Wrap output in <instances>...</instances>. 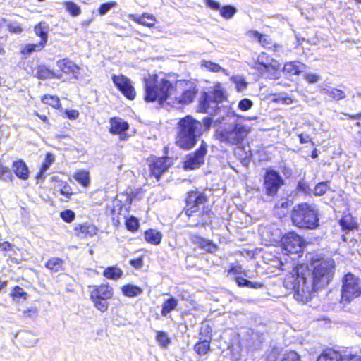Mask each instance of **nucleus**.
<instances>
[{
  "label": "nucleus",
  "mask_w": 361,
  "mask_h": 361,
  "mask_svg": "<svg viewBox=\"0 0 361 361\" xmlns=\"http://www.w3.org/2000/svg\"><path fill=\"white\" fill-rule=\"evenodd\" d=\"M312 278L307 265L298 264L284 279L286 288L294 290V298L298 301L307 302L314 292L326 286L332 280L335 272V262L332 258L313 259Z\"/></svg>",
  "instance_id": "obj_1"
},
{
  "label": "nucleus",
  "mask_w": 361,
  "mask_h": 361,
  "mask_svg": "<svg viewBox=\"0 0 361 361\" xmlns=\"http://www.w3.org/2000/svg\"><path fill=\"white\" fill-rule=\"evenodd\" d=\"M173 85L166 78L148 75L145 78V96L147 102L157 101L160 105H169V97L173 94Z\"/></svg>",
  "instance_id": "obj_2"
},
{
  "label": "nucleus",
  "mask_w": 361,
  "mask_h": 361,
  "mask_svg": "<svg viewBox=\"0 0 361 361\" xmlns=\"http://www.w3.org/2000/svg\"><path fill=\"white\" fill-rule=\"evenodd\" d=\"M202 134V123L191 116H186L178 123L176 143L181 149H190Z\"/></svg>",
  "instance_id": "obj_3"
},
{
  "label": "nucleus",
  "mask_w": 361,
  "mask_h": 361,
  "mask_svg": "<svg viewBox=\"0 0 361 361\" xmlns=\"http://www.w3.org/2000/svg\"><path fill=\"white\" fill-rule=\"evenodd\" d=\"M250 132V128L237 121L225 123L216 130V137L226 144L237 145L243 142Z\"/></svg>",
  "instance_id": "obj_4"
},
{
  "label": "nucleus",
  "mask_w": 361,
  "mask_h": 361,
  "mask_svg": "<svg viewBox=\"0 0 361 361\" xmlns=\"http://www.w3.org/2000/svg\"><path fill=\"white\" fill-rule=\"evenodd\" d=\"M293 224L298 228L315 229L319 226V217L317 209L307 203L296 205L291 214Z\"/></svg>",
  "instance_id": "obj_5"
},
{
  "label": "nucleus",
  "mask_w": 361,
  "mask_h": 361,
  "mask_svg": "<svg viewBox=\"0 0 361 361\" xmlns=\"http://www.w3.org/2000/svg\"><path fill=\"white\" fill-rule=\"evenodd\" d=\"M173 90V94L169 97V105L172 106L190 104L197 93V85L192 80H178L174 84Z\"/></svg>",
  "instance_id": "obj_6"
},
{
  "label": "nucleus",
  "mask_w": 361,
  "mask_h": 361,
  "mask_svg": "<svg viewBox=\"0 0 361 361\" xmlns=\"http://www.w3.org/2000/svg\"><path fill=\"white\" fill-rule=\"evenodd\" d=\"M226 98L225 92L220 84L214 86L213 90L204 92L200 98L199 111L212 114L218 109L219 103Z\"/></svg>",
  "instance_id": "obj_7"
},
{
  "label": "nucleus",
  "mask_w": 361,
  "mask_h": 361,
  "mask_svg": "<svg viewBox=\"0 0 361 361\" xmlns=\"http://www.w3.org/2000/svg\"><path fill=\"white\" fill-rule=\"evenodd\" d=\"M361 295V280L351 273L342 279L341 303L349 304Z\"/></svg>",
  "instance_id": "obj_8"
},
{
  "label": "nucleus",
  "mask_w": 361,
  "mask_h": 361,
  "mask_svg": "<svg viewBox=\"0 0 361 361\" xmlns=\"http://www.w3.org/2000/svg\"><path fill=\"white\" fill-rule=\"evenodd\" d=\"M281 64L266 53H261L255 63V68L260 75L270 80H276L280 77Z\"/></svg>",
  "instance_id": "obj_9"
},
{
  "label": "nucleus",
  "mask_w": 361,
  "mask_h": 361,
  "mask_svg": "<svg viewBox=\"0 0 361 361\" xmlns=\"http://www.w3.org/2000/svg\"><path fill=\"white\" fill-rule=\"evenodd\" d=\"M305 245L303 238L295 232H290L281 238V246L286 254H298Z\"/></svg>",
  "instance_id": "obj_10"
},
{
  "label": "nucleus",
  "mask_w": 361,
  "mask_h": 361,
  "mask_svg": "<svg viewBox=\"0 0 361 361\" xmlns=\"http://www.w3.org/2000/svg\"><path fill=\"white\" fill-rule=\"evenodd\" d=\"M283 184V180L277 171L272 169L267 171L264 177V188L267 195H276Z\"/></svg>",
  "instance_id": "obj_11"
},
{
  "label": "nucleus",
  "mask_w": 361,
  "mask_h": 361,
  "mask_svg": "<svg viewBox=\"0 0 361 361\" xmlns=\"http://www.w3.org/2000/svg\"><path fill=\"white\" fill-rule=\"evenodd\" d=\"M207 152V145L202 140L200 147L194 153L189 154L184 162V169L194 170L199 168L204 162V157Z\"/></svg>",
  "instance_id": "obj_12"
},
{
  "label": "nucleus",
  "mask_w": 361,
  "mask_h": 361,
  "mask_svg": "<svg viewBox=\"0 0 361 361\" xmlns=\"http://www.w3.org/2000/svg\"><path fill=\"white\" fill-rule=\"evenodd\" d=\"M207 201V197L202 192L197 190L188 192L185 209V214L188 216H192L193 213L198 211L199 207Z\"/></svg>",
  "instance_id": "obj_13"
},
{
  "label": "nucleus",
  "mask_w": 361,
  "mask_h": 361,
  "mask_svg": "<svg viewBox=\"0 0 361 361\" xmlns=\"http://www.w3.org/2000/svg\"><path fill=\"white\" fill-rule=\"evenodd\" d=\"M112 81L127 99L130 100L135 99L136 92L129 78L123 75H113Z\"/></svg>",
  "instance_id": "obj_14"
},
{
  "label": "nucleus",
  "mask_w": 361,
  "mask_h": 361,
  "mask_svg": "<svg viewBox=\"0 0 361 361\" xmlns=\"http://www.w3.org/2000/svg\"><path fill=\"white\" fill-rule=\"evenodd\" d=\"M360 357L357 355L344 354L342 355L338 351L326 350L320 355L317 361H359Z\"/></svg>",
  "instance_id": "obj_15"
},
{
  "label": "nucleus",
  "mask_w": 361,
  "mask_h": 361,
  "mask_svg": "<svg viewBox=\"0 0 361 361\" xmlns=\"http://www.w3.org/2000/svg\"><path fill=\"white\" fill-rule=\"evenodd\" d=\"M170 166V160L168 157L157 159L149 165L150 174L158 180L161 174L165 172Z\"/></svg>",
  "instance_id": "obj_16"
},
{
  "label": "nucleus",
  "mask_w": 361,
  "mask_h": 361,
  "mask_svg": "<svg viewBox=\"0 0 361 361\" xmlns=\"http://www.w3.org/2000/svg\"><path fill=\"white\" fill-rule=\"evenodd\" d=\"M114 294L113 288L108 284L94 286L90 293L91 300L106 299L112 298Z\"/></svg>",
  "instance_id": "obj_17"
},
{
  "label": "nucleus",
  "mask_w": 361,
  "mask_h": 361,
  "mask_svg": "<svg viewBox=\"0 0 361 361\" xmlns=\"http://www.w3.org/2000/svg\"><path fill=\"white\" fill-rule=\"evenodd\" d=\"M97 228L95 226L85 223L75 228V235L80 238L93 237L97 234Z\"/></svg>",
  "instance_id": "obj_18"
},
{
  "label": "nucleus",
  "mask_w": 361,
  "mask_h": 361,
  "mask_svg": "<svg viewBox=\"0 0 361 361\" xmlns=\"http://www.w3.org/2000/svg\"><path fill=\"white\" fill-rule=\"evenodd\" d=\"M128 18L140 25L147 26L148 27H154L156 21L155 17L152 14L147 13H144L142 16L129 14Z\"/></svg>",
  "instance_id": "obj_19"
},
{
  "label": "nucleus",
  "mask_w": 361,
  "mask_h": 361,
  "mask_svg": "<svg viewBox=\"0 0 361 361\" xmlns=\"http://www.w3.org/2000/svg\"><path fill=\"white\" fill-rule=\"evenodd\" d=\"M57 67L65 73H72L76 78L79 73L80 68L73 61L63 59L57 61Z\"/></svg>",
  "instance_id": "obj_20"
},
{
  "label": "nucleus",
  "mask_w": 361,
  "mask_h": 361,
  "mask_svg": "<svg viewBox=\"0 0 361 361\" xmlns=\"http://www.w3.org/2000/svg\"><path fill=\"white\" fill-rule=\"evenodd\" d=\"M12 169L16 176L22 180L29 178V170L25 162L21 159L13 161Z\"/></svg>",
  "instance_id": "obj_21"
},
{
  "label": "nucleus",
  "mask_w": 361,
  "mask_h": 361,
  "mask_svg": "<svg viewBox=\"0 0 361 361\" xmlns=\"http://www.w3.org/2000/svg\"><path fill=\"white\" fill-rule=\"evenodd\" d=\"M109 131L112 134H122L128 129V124L120 118H112L110 119Z\"/></svg>",
  "instance_id": "obj_22"
},
{
  "label": "nucleus",
  "mask_w": 361,
  "mask_h": 361,
  "mask_svg": "<svg viewBox=\"0 0 361 361\" xmlns=\"http://www.w3.org/2000/svg\"><path fill=\"white\" fill-rule=\"evenodd\" d=\"M305 65L299 61H290L284 64L283 71L289 75H299L304 71Z\"/></svg>",
  "instance_id": "obj_23"
},
{
  "label": "nucleus",
  "mask_w": 361,
  "mask_h": 361,
  "mask_svg": "<svg viewBox=\"0 0 361 361\" xmlns=\"http://www.w3.org/2000/svg\"><path fill=\"white\" fill-rule=\"evenodd\" d=\"M192 241L207 252H214L217 250L216 245L212 240L204 239L199 235H193Z\"/></svg>",
  "instance_id": "obj_24"
},
{
  "label": "nucleus",
  "mask_w": 361,
  "mask_h": 361,
  "mask_svg": "<svg viewBox=\"0 0 361 361\" xmlns=\"http://www.w3.org/2000/svg\"><path fill=\"white\" fill-rule=\"evenodd\" d=\"M320 92L322 94L328 95L335 101H339L346 97L343 91L329 86H325L322 87L320 90Z\"/></svg>",
  "instance_id": "obj_25"
},
{
  "label": "nucleus",
  "mask_w": 361,
  "mask_h": 361,
  "mask_svg": "<svg viewBox=\"0 0 361 361\" xmlns=\"http://www.w3.org/2000/svg\"><path fill=\"white\" fill-rule=\"evenodd\" d=\"M122 293L128 298H133L140 295L143 290L137 286L133 284H126L121 288Z\"/></svg>",
  "instance_id": "obj_26"
},
{
  "label": "nucleus",
  "mask_w": 361,
  "mask_h": 361,
  "mask_svg": "<svg viewBox=\"0 0 361 361\" xmlns=\"http://www.w3.org/2000/svg\"><path fill=\"white\" fill-rule=\"evenodd\" d=\"M145 238L147 242L157 245L161 241L162 234L156 230L149 229L145 232Z\"/></svg>",
  "instance_id": "obj_27"
},
{
  "label": "nucleus",
  "mask_w": 361,
  "mask_h": 361,
  "mask_svg": "<svg viewBox=\"0 0 361 361\" xmlns=\"http://www.w3.org/2000/svg\"><path fill=\"white\" fill-rule=\"evenodd\" d=\"M35 75L38 78L41 80L60 78V76L57 75L53 71L49 70L47 67L44 66H39L37 67Z\"/></svg>",
  "instance_id": "obj_28"
},
{
  "label": "nucleus",
  "mask_w": 361,
  "mask_h": 361,
  "mask_svg": "<svg viewBox=\"0 0 361 361\" xmlns=\"http://www.w3.org/2000/svg\"><path fill=\"white\" fill-rule=\"evenodd\" d=\"M49 31V25L44 22L39 23L35 27V32L37 36L41 37L42 44H46L47 42V33Z\"/></svg>",
  "instance_id": "obj_29"
},
{
  "label": "nucleus",
  "mask_w": 361,
  "mask_h": 361,
  "mask_svg": "<svg viewBox=\"0 0 361 361\" xmlns=\"http://www.w3.org/2000/svg\"><path fill=\"white\" fill-rule=\"evenodd\" d=\"M63 261L59 257H52L45 264L46 268L52 272H58L63 270Z\"/></svg>",
  "instance_id": "obj_30"
},
{
  "label": "nucleus",
  "mask_w": 361,
  "mask_h": 361,
  "mask_svg": "<svg viewBox=\"0 0 361 361\" xmlns=\"http://www.w3.org/2000/svg\"><path fill=\"white\" fill-rule=\"evenodd\" d=\"M104 276L109 279L118 280L123 275V271L117 267H109L103 272Z\"/></svg>",
  "instance_id": "obj_31"
},
{
  "label": "nucleus",
  "mask_w": 361,
  "mask_h": 361,
  "mask_svg": "<svg viewBox=\"0 0 361 361\" xmlns=\"http://www.w3.org/2000/svg\"><path fill=\"white\" fill-rule=\"evenodd\" d=\"M178 305V301L173 298H171L166 300L162 305L161 310V315L166 317L168 314H169L171 311L175 310V308Z\"/></svg>",
  "instance_id": "obj_32"
},
{
  "label": "nucleus",
  "mask_w": 361,
  "mask_h": 361,
  "mask_svg": "<svg viewBox=\"0 0 361 361\" xmlns=\"http://www.w3.org/2000/svg\"><path fill=\"white\" fill-rule=\"evenodd\" d=\"M231 81L235 84L237 92H241L247 87V82L242 75H234L231 78Z\"/></svg>",
  "instance_id": "obj_33"
},
{
  "label": "nucleus",
  "mask_w": 361,
  "mask_h": 361,
  "mask_svg": "<svg viewBox=\"0 0 361 361\" xmlns=\"http://www.w3.org/2000/svg\"><path fill=\"white\" fill-rule=\"evenodd\" d=\"M210 350V342L208 339L197 343L194 346V350L200 355H206Z\"/></svg>",
  "instance_id": "obj_34"
},
{
  "label": "nucleus",
  "mask_w": 361,
  "mask_h": 361,
  "mask_svg": "<svg viewBox=\"0 0 361 361\" xmlns=\"http://www.w3.org/2000/svg\"><path fill=\"white\" fill-rule=\"evenodd\" d=\"M156 341L163 348H167L171 342L168 334L161 331H157Z\"/></svg>",
  "instance_id": "obj_35"
},
{
  "label": "nucleus",
  "mask_w": 361,
  "mask_h": 361,
  "mask_svg": "<svg viewBox=\"0 0 361 361\" xmlns=\"http://www.w3.org/2000/svg\"><path fill=\"white\" fill-rule=\"evenodd\" d=\"M340 225L343 230L352 231L357 227L355 221L350 215H346L340 220Z\"/></svg>",
  "instance_id": "obj_36"
},
{
  "label": "nucleus",
  "mask_w": 361,
  "mask_h": 361,
  "mask_svg": "<svg viewBox=\"0 0 361 361\" xmlns=\"http://www.w3.org/2000/svg\"><path fill=\"white\" fill-rule=\"evenodd\" d=\"M74 178L84 187H87L90 184L89 172L86 171H77L74 175Z\"/></svg>",
  "instance_id": "obj_37"
},
{
  "label": "nucleus",
  "mask_w": 361,
  "mask_h": 361,
  "mask_svg": "<svg viewBox=\"0 0 361 361\" xmlns=\"http://www.w3.org/2000/svg\"><path fill=\"white\" fill-rule=\"evenodd\" d=\"M55 187L59 188L61 194L64 195L66 197H69L73 194L72 189L67 182L63 180H56Z\"/></svg>",
  "instance_id": "obj_38"
},
{
  "label": "nucleus",
  "mask_w": 361,
  "mask_h": 361,
  "mask_svg": "<svg viewBox=\"0 0 361 361\" xmlns=\"http://www.w3.org/2000/svg\"><path fill=\"white\" fill-rule=\"evenodd\" d=\"M54 161V157L51 154L47 153L44 161L42 164V166L40 169L39 173L37 175L38 178L42 177L43 176V174L48 170V169L52 164Z\"/></svg>",
  "instance_id": "obj_39"
},
{
  "label": "nucleus",
  "mask_w": 361,
  "mask_h": 361,
  "mask_svg": "<svg viewBox=\"0 0 361 361\" xmlns=\"http://www.w3.org/2000/svg\"><path fill=\"white\" fill-rule=\"evenodd\" d=\"M236 282L239 286L242 287H248L253 288H259L262 286V284L257 282H252L247 279H245L243 277H237Z\"/></svg>",
  "instance_id": "obj_40"
},
{
  "label": "nucleus",
  "mask_w": 361,
  "mask_h": 361,
  "mask_svg": "<svg viewBox=\"0 0 361 361\" xmlns=\"http://www.w3.org/2000/svg\"><path fill=\"white\" fill-rule=\"evenodd\" d=\"M21 338L25 341V345L28 347L35 345L38 341V340L35 338V335L30 331L23 332Z\"/></svg>",
  "instance_id": "obj_41"
},
{
  "label": "nucleus",
  "mask_w": 361,
  "mask_h": 361,
  "mask_svg": "<svg viewBox=\"0 0 361 361\" xmlns=\"http://www.w3.org/2000/svg\"><path fill=\"white\" fill-rule=\"evenodd\" d=\"M42 101L47 104H49L54 108L59 109L61 106L59 97L56 96L45 95L43 97Z\"/></svg>",
  "instance_id": "obj_42"
},
{
  "label": "nucleus",
  "mask_w": 361,
  "mask_h": 361,
  "mask_svg": "<svg viewBox=\"0 0 361 361\" xmlns=\"http://www.w3.org/2000/svg\"><path fill=\"white\" fill-rule=\"evenodd\" d=\"M201 66L205 67L207 70L214 72V73H218L220 71H223V72L226 71L225 69L223 68L222 67H221L219 64L213 63L209 61H202Z\"/></svg>",
  "instance_id": "obj_43"
},
{
  "label": "nucleus",
  "mask_w": 361,
  "mask_h": 361,
  "mask_svg": "<svg viewBox=\"0 0 361 361\" xmlns=\"http://www.w3.org/2000/svg\"><path fill=\"white\" fill-rule=\"evenodd\" d=\"M329 181L319 183L314 189V194L317 196H321L326 193L329 188Z\"/></svg>",
  "instance_id": "obj_44"
},
{
  "label": "nucleus",
  "mask_w": 361,
  "mask_h": 361,
  "mask_svg": "<svg viewBox=\"0 0 361 361\" xmlns=\"http://www.w3.org/2000/svg\"><path fill=\"white\" fill-rule=\"evenodd\" d=\"M235 13L236 9L232 6H224L220 9L221 16L226 19L231 18Z\"/></svg>",
  "instance_id": "obj_45"
},
{
  "label": "nucleus",
  "mask_w": 361,
  "mask_h": 361,
  "mask_svg": "<svg viewBox=\"0 0 361 361\" xmlns=\"http://www.w3.org/2000/svg\"><path fill=\"white\" fill-rule=\"evenodd\" d=\"M94 307L101 312H104L108 310L109 302L106 299L91 300Z\"/></svg>",
  "instance_id": "obj_46"
},
{
  "label": "nucleus",
  "mask_w": 361,
  "mask_h": 361,
  "mask_svg": "<svg viewBox=\"0 0 361 361\" xmlns=\"http://www.w3.org/2000/svg\"><path fill=\"white\" fill-rule=\"evenodd\" d=\"M66 10L69 12L71 15L77 16L80 13V7L75 3L68 1L65 3Z\"/></svg>",
  "instance_id": "obj_47"
},
{
  "label": "nucleus",
  "mask_w": 361,
  "mask_h": 361,
  "mask_svg": "<svg viewBox=\"0 0 361 361\" xmlns=\"http://www.w3.org/2000/svg\"><path fill=\"white\" fill-rule=\"evenodd\" d=\"M27 293L23 290V289L20 286H15L11 293V297L15 299L23 298L26 300L27 298Z\"/></svg>",
  "instance_id": "obj_48"
},
{
  "label": "nucleus",
  "mask_w": 361,
  "mask_h": 361,
  "mask_svg": "<svg viewBox=\"0 0 361 361\" xmlns=\"http://www.w3.org/2000/svg\"><path fill=\"white\" fill-rule=\"evenodd\" d=\"M60 217L66 223L72 222L75 217V212L71 209H65L60 213Z\"/></svg>",
  "instance_id": "obj_49"
},
{
  "label": "nucleus",
  "mask_w": 361,
  "mask_h": 361,
  "mask_svg": "<svg viewBox=\"0 0 361 361\" xmlns=\"http://www.w3.org/2000/svg\"><path fill=\"white\" fill-rule=\"evenodd\" d=\"M6 28L8 29L10 32L13 34H20L23 32L21 25L18 23L8 22L6 20Z\"/></svg>",
  "instance_id": "obj_50"
},
{
  "label": "nucleus",
  "mask_w": 361,
  "mask_h": 361,
  "mask_svg": "<svg viewBox=\"0 0 361 361\" xmlns=\"http://www.w3.org/2000/svg\"><path fill=\"white\" fill-rule=\"evenodd\" d=\"M45 44H42V42H40L38 44H27L23 49V52L24 54H30L33 51H37L41 50Z\"/></svg>",
  "instance_id": "obj_51"
},
{
  "label": "nucleus",
  "mask_w": 361,
  "mask_h": 361,
  "mask_svg": "<svg viewBox=\"0 0 361 361\" xmlns=\"http://www.w3.org/2000/svg\"><path fill=\"white\" fill-rule=\"evenodd\" d=\"M252 37L258 40V42L264 47H268L269 43L268 42V37L266 35H262L257 31L250 32Z\"/></svg>",
  "instance_id": "obj_52"
},
{
  "label": "nucleus",
  "mask_w": 361,
  "mask_h": 361,
  "mask_svg": "<svg viewBox=\"0 0 361 361\" xmlns=\"http://www.w3.org/2000/svg\"><path fill=\"white\" fill-rule=\"evenodd\" d=\"M116 6V3L114 1L107 2L101 4L99 8V13L101 16L106 14L111 8Z\"/></svg>",
  "instance_id": "obj_53"
},
{
  "label": "nucleus",
  "mask_w": 361,
  "mask_h": 361,
  "mask_svg": "<svg viewBox=\"0 0 361 361\" xmlns=\"http://www.w3.org/2000/svg\"><path fill=\"white\" fill-rule=\"evenodd\" d=\"M126 226L128 230L135 231L137 229L139 223L136 218L131 216L126 220Z\"/></svg>",
  "instance_id": "obj_54"
},
{
  "label": "nucleus",
  "mask_w": 361,
  "mask_h": 361,
  "mask_svg": "<svg viewBox=\"0 0 361 361\" xmlns=\"http://www.w3.org/2000/svg\"><path fill=\"white\" fill-rule=\"evenodd\" d=\"M253 102L249 99H243L238 102V107L243 111H246L252 108Z\"/></svg>",
  "instance_id": "obj_55"
},
{
  "label": "nucleus",
  "mask_w": 361,
  "mask_h": 361,
  "mask_svg": "<svg viewBox=\"0 0 361 361\" xmlns=\"http://www.w3.org/2000/svg\"><path fill=\"white\" fill-rule=\"evenodd\" d=\"M281 361H300V360L296 352L290 351L283 355Z\"/></svg>",
  "instance_id": "obj_56"
},
{
  "label": "nucleus",
  "mask_w": 361,
  "mask_h": 361,
  "mask_svg": "<svg viewBox=\"0 0 361 361\" xmlns=\"http://www.w3.org/2000/svg\"><path fill=\"white\" fill-rule=\"evenodd\" d=\"M297 189L305 194H308L311 192L310 187L305 180H300L298 182Z\"/></svg>",
  "instance_id": "obj_57"
},
{
  "label": "nucleus",
  "mask_w": 361,
  "mask_h": 361,
  "mask_svg": "<svg viewBox=\"0 0 361 361\" xmlns=\"http://www.w3.org/2000/svg\"><path fill=\"white\" fill-rule=\"evenodd\" d=\"M11 176V173L10 169L4 166L1 161H0V178H10Z\"/></svg>",
  "instance_id": "obj_58"
},
{
  "label": "nucleus",
  "mask_w": 361,
  "mask_h": 361,
  "mask_svg": "<svg viewBox=\"0 0 361 361\" xmlns=\"http://www.w3.org/2000/svg\"><path fill=\"white\" fill-rule=\"evenodd\" d=\"M37 315V310L35 308L27 309L23 312V317L25 318H35Z\"/></svg>",
  "instance_id": "obj_59"
},
{
  "label": "nucleus",
  "mask_w": 361,
  "mask_h": 361,
  "mask_svg": "<svg viewBox=\"0 0 361 361\" xmlns=\"http://www.w3.org/2000/svg\"><path fill=\"white\" fill-rule=\"evenodd\" d=\"M304 77L309 83H316L320 79L319 75L315 73H307Z\"/></svg>",
  "instance_id": "obj_60"
},
{
  "label": "nucleus",
  "mask_w": 361,
  "mask_h": 361,
  "mask_svg": "<svg viewBox=\"0 0 361 361\" xmlns=\"http://www.w3.org/2000/svg\"><path fill=\"white\" fill-rule=\"evenodd\" d=\"M206 4L207 6H209V8H211L214 10H219L220 11V9H221L220 4L214 0H207Z\"/></svg>",
  "instance_id": "obj_61"
},
{
  "label": "nucleus",
  "mask_w": 361,
  "mask_h": 361,
  "mask_svg": "<svg viewBox=\"0 0 361 361\" xmlns=\"http://www.w3.org/2000/svg\"><path fill=\"white\" fill-rule=\"evenodd\" d=\"M66 114L69 119H76L79 116V112L77 110H67Z\"/></svg>",
  "instance_id": "obj_62"
},
{
  "label": "nucleus",
  "mask_w": 361,
  "mask_h": 361,
  "mask_svg": "<svg viewBox=\"0 0 361 361\" xmlns=\"http://www.w3.org/2000/svg\"><path fill=\"white\" fill-rule=\"evenodd\" d=\"M300 142L302 144L307 143L311 141V138L308 135L300 134L299 135Z\"/></svg>",
  "instance_id": "obj_63"
},
{
  "label": "nucleus",
  "mask_w": 361,
  "mask_h": 361,
  "mask_svg": "<svg viewBox=\"0 0 361 361\" xmlns=\"http://www.w3.org/2000/svg\"><path fill=\"white\" fill-rule=\"evenodd\" d=\"M130 264L135 268H140L142 266V260L141 259L131 260Z\"/></svg>",
  "instance_id": "obj_64"
}]
</instances>
